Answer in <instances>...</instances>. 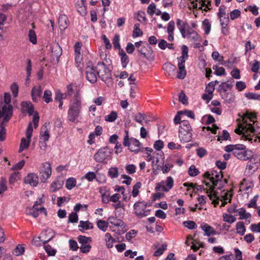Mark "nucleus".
<instances>
[{"label":"nucleus","instance_id":"23","mask_svg":"<svg viewBox=\"0 0 260 260\" xmlns=\"http://www.w3.org/2000/svg\"><path fill=\"white\" fill-rule=\"evenodd\" d=\"M39 212H44L45 215H47L46 210L44 207H41L40 209H33V208H32V209H29L28 210H26L27 214L31 215L34 218H37L39 216Z\"/></svg>","mask_w":260,"mask_h":260},{"label":"nucleus","instance_id":"40","mask_svg":"<svg viewBox=\"0 0 260 260\" xmlns=\"http://www.w3.org/2000/svg\"><path fill=\"white\" fill-rule=\"evenodd\" d=\"M135 18L139 21L145 22L147 19L146 18V14L144 12L139 11L135 15Z\"/></svg>","mask_w":260,"mask_h":260},{"label":"nucleus","instance_id":"12","mask_svg":"<svg viewBox=\"0 0 260 260\" xmlns=\"http://www.w3.org/2000/svg\"><path fill=\"white\" fill-rule=\"evenodd\" d=\"M176 24L182 37L184 38H186L191 31H194L189 26V24L186 22H183L179 19L177 20Z\"/></svg>","mask_w":260,"mask_h":260},{"label":"nucleus","instance_id":"47","mask_svg":"<svg viewBox=\"0 0 260 260\" xmlns=\"http://www.w3.org/2000/svg\"><path fill=\"white\" fill-rule=\"evenodd\" d=\"M28 38L29 41L33 44H36L37 43V39L36 33L34 30L30 29L29 31Z\"/></svg>","mask_w":260,"mask_h":260},{"label":"nucleus","instance_id":"36","mask_svg":"<svg viewBox=\"0 0 260 260\" xmlns=\"http://www.w3.org/2000/svg\"><path fill=\"white\" fill-rule=\"evenodd\" d=\"M236 231L237 233L240 235L243 236L244 235L246 231V228L243 222L239 221L237 223Z\"/></svg>","mask_w":260,"mask_h":260},{"label":"nucleus","instance_id":"50","mask_svg":"<svg viewBox=\"0 0 260 260\" xmlns=\"http://www.w3.org/2000/svg\"><path fill=\"white\" fill-rule=\"evenodd\" d=\"M19 179V174L18 172H13L9 178V183L13 184L14 182Z\"/></svg>","mask_w":260,"mask_h":260},{"label":"nucleus","instance_id":"48","mask_svg":"<svg viewBox=\"0 0 260 260\" xmlns=\"http://www.w3.org/2000/svg\"><path fill=\"white\" fill-rule=\"evenodd\" d=\"M184 186L187 187H190L193 189H196L197 190H202V189H205L203 186L199 185L197 184H194L192 183H184Z\"/></svg>","mask_w":260,"mask_h":260},{"label":"nucleus","instance_id":"54","mask_svg":"<svg viewBox=\"0 0 260 260\" xmlns=\"http://www.w3.org/2000/svg\"><path fill=\"white\" fill-rule=\"evenodd\" d=\"M146 116L141 113H138L134 117V119L138 123H142V121L145 119Z\"/></svg>","mask_w":260,"mask_h":260},{"label":"nucleus","instance_id":"55","mask_svg":"<svg viewBox=\"0 0 260 260\" xmlns=\"http://www.w3.org/2000/svg\"><path fill=\"white\" fill-rule=\"evenodd\" d=\"M44 249L49 256H54L56 254V250L52 248L49 245H45Z\"/></svg>","mask_w":260,"mask_h":260},{"label":"nucleus","instance_id":"2","mask_svg":"<svg viewBox=\"0 0 260 260\" xmlns=\"http://www.w3.org/2000/svg\"><path fill=\"white\" fill-rule=\"evenodd\" d=\"M82 109V101L79 92H76L73 100L71 101L69 109L68 112V120L75 122L80 116Z\"/></svg>","mask_w":260,"mask_h":260},{"label":"nucleus","instance_id":"21","mask_svg":"<svg viewBox=\"0 0 260 260\" xmlns=\"http://www.w3.org/2000/svg\"><path fill=\"white\" fill-rule=\"evenodd\" d=\"M53 235L52 232L49 231H44L42 233L41 236L38 237V239L42 242L43 244H45L49 241L53 237Z\"/></svg>","mask_w":260,"mask_h":260},{"label":"nucleus","instance_id":"14","mask_svg":"<svg viewBox=\"0 0 260 260\" xmlns=\"http://www.w3.org/2000/svg\"><path fill=\"white\" fill-rule=\"evenodd\" d=\"M42 166L44 169L41 172V179L42 182H45L51 174V166L48 162L43 164Z\"/></svg>","mask_w":260,"mask_h":260},{"label":"nucleus","instance_id":"27","mask_svg":"<svg viewBox=\"0 0 260 260\" xmlns=\"http://www.w3.org/2000/svg\"><path fill=\"white\" fill-rule=\"evenodd\" d=\"M80 224L78 225L79 228V230L83 232L84 230H88L93 229V224L89 222V221H80Z\"/></svg>","mask_w":260,"mask_h":260},{"label":"nucleus","instance_id":"31","mask_svg":"<svg viewBox=\"0 0 260 260\" xmlns=\"http://www.w3.org/2000/svg\"><path fill=\"white\" fill-rule=\"evenodd\" d=\"M237 213L240 215L239 219H248L251 217V214L246 212L245 209L243 208L237 209Z\"/></svg>","mask_w":260,"mask_h":260},{"label":"nucleus","instance_id":"6","mask_svg":"<svg viewBox=\"0 0 260 260\" xmlns=\"http://www.w3.org/2000/svg\"><path fill=\"white\" fill-rule=\"evenodd\" d=\"M96 69L97 74L103 81L107 82L111 80L112 77L111 72L103 62H98Z\"/></svg>","mask_w":260,"mask_h":260},{"label":"nucleus","instance_id":"41","mask_svg":"<svg viewBox=\"0 0 260 260\" xmlns=\"http://www.w3.org/2000/svg\"><path fill=\"white\" fill-rule=\"evenodd\" d=\"M76 181L74 178H70L66 181V186L67 189H71L76 186Z\"/></svg>","mask_w":260,"mask_h":260},{"label":"nucleus","instance_id":"18","mask_svg":"<svg viewBox=\"0 0 260 260\" xmlns=\"http://www.w3.org/2000/svg\"><path fill=\"white\" fill-rule=\"evenodd\" d=\"M42 94V89L41 85L39 86H34L31 91V95L32 100L34 102H38L41 98Z\"/></svg>","mask_w":260,"mask_h":260},{"label":"nucleus","instance_id":"60","mask_svg":"<svg viewBox=\"0 0 260 260\" xmlns=\"http://www.w3.org/2000/svg\"><path fill=\"white\" fill-rule=\"evenodd\" d=\"M77 11L82 15H84L86 14V9L85 5L78 4L76 6Z\"/></svg>","mask_w":260,"mask_h":260},{"label":"nucleus","instance_id":"1","mask_svg":"<svg viewBox=\"0 0 260 260\" xmlns=\"http://www.w3.org/2000/svg\"><path fill=\"white\" fill-rule=\"evenodd\" d=\"M224 150L228 152H233L234 156L242 160H248L253 156V152L249 149H246L243 144L229 145L225 147Z\"/></svg>","mask_w":260,"mask_h":260},{"label":"nucleus","instance_id":"39","mask_svg":"<svg viewBox=\"0 0 260 260\" xmlns=\"http://www.w3.org/2000/svg\"><path fill=\"white\" fill-rule=\"evenodd\" d=\"M186 37L188 40L192 42L198 41L200 38V36L195 30L193 31H191V32H190V34L187 35Z\"/></svg>","mask_w":260,"mask_h":260},{"label":"nucleus","instance_id":"3","mask_svg":"<svg viewBox=\"0 0 260 260\" xmlns=\"http://www.w3.org/2000/svg\"><path fill=\"white\" fill-rule=\"evenodd\" d=\"M211 174L212 176L210 178V181L212 183V186L211 187V190L209 194V197L211 200H212L213 203L216 206L219 203V199L217 196V193L214 191V189L218 185V183L221 182L223 175L221 171L218 172L215 170L212 171Z\"/></svg>","mask_w":260,"mask_h":260},{"label":"nucleus","instance_id":"4","mask_svg":"<svg viewBox=\"0 0 260 260\" xmlns=\"http://www.w3.org/2000/svg\"><path fill=\"white\" fill-rule=\"evenodd\" d=\"M192 128L187 120H183L179 129V137L183 143L191 141L192 138Z\"/></svg>","mask_w":260,"mask_h":260},{"label":"nucleus","instance_id":"38","mask_svg":"<svg viewBox=\"0 0 260 260\" xmlns=\"http://www.w3.org/2000/svg\"><path fill=\"white\" fill-rule=\"evenodd\" d=\"M81 44L79 42L75 44V60L76 62L80 59L81 55Z\"/></svg>","mask_w":260,"mask_h":260},{"label":"nucleus","instance_id":"61","mask_svg":"<svg viewBox=\"0 0 260 260\" xmlns=\"http://www.w3.org/2000/svg\"><path fill=\"white\" fill-rule=\"evenodd\" d=\"M18 85L16 83H13L11 86V91L15 98L18 96Z\"/></svg>","mask_w":260,"mask_h":260},{"label":"nucleus","instance_id":"34","mask_svg":"<svg viewBox=\"0 0 260 260\" xmlns=\"http://www.w3.org/2000/svg\"><path fill=\"white\" fill-rule=\"evenodd\" d=\"M30 141V139H28V140H26V139L24 138H22L21 139L18 151L19 153L22 152L24 149H27L29 147Z\"/></svg>","mask_w":260,"mask_h":260},{"label":"nucleus","instance_id":"37","mask_svg":"<svg viewBox=\"0 0 260 260\" xmlns=\"http://www.w3.org/2000/svg\"><path fill=\"white\" fill-rule=\"evenodd\" d=\"M108 221H106L103 220H99L97 221V226L103 232H106L108 228Z\"/></svg>","mask_w":260,"mask_h":260},{"label":"nucleus","instance_id":"63","mask_svg":"<svg viewBox=\"0 0 260 260\" xmlns=\"http://www.w3.org/2000/svg\"><path fill=\"white\" fill-rule=\"evenodd\" d=\"M246 96L250 100H260V94L254 93H248L246 94Z\"/></svg>","mask_w":260,"mask_h":260},{"label":"nucleus","instance_id":"9","mask_svg":"<svg viewBox=\"0 0 260 260\" xmlns=\"http://www.w3.org/2000/svg\"><path fill=\"white\" fill-rule=\"evenodd\" d=\"M111 150L108 147H105L99 149L94 155V160L99 163H106L105 160L110 157Z\"/></svg>","mask_w":260,"mask_h":260},{"label":"nucleus","instance_id":"62","mask_svg":"<svg viewBox=\"0 0 260 260\" xmlns=\"http://www.w3.org/2000/svg\"><path fill=\"white\" fill-rule=\"evenodd\" d=\"M212 57L214 60H217L219 62H221L223 60V57L222 56H220L217 51L213 52L212 53Z\"/></svg>","mask_w":260,"mask_h":260},{"label":"nucleus","instance_id":"43","mask_svg":"<svg viewBox=\"0 0 260 260\" xmlns=\"http://www.w3.org/2000/svg\"><path fill=\"white\" fill-rule=\"evenodd\" d=\"M108 175L111 178H116L118 176V169L116 167H111L109 169Z\"/></svg>","mask_w":260,"mask_h":260},{"label":"nucleus","instance_id":"58","mask_svg":"<svg viewBox=\"0 0 260 260\" xmlns=\"http://www.w3.org/2000/svg\"><path fill=\"white\" fill-rule=\"evenodd\" d=\"M258 198V195H255L253 199H252L250 202V203L248 204L247 206L248 208H254L255 209L257 208V207L256 206V202L257 201Z\"/></svg>","mask_w":260,"mask_h":260},{"label":"nucleus","instance_id":"22","mask_svg":"<svg viewBox=\"0 0 260 260\" xmlns=\"http://www.w3.org/2000/svg\"><path fill=\"white\" fill-rule=\"evenodd\" d=\"M52 56L58 59L62 54V48L58 43L53 44L51 46Z\"/></svg>","mask_w":260,"mask_h":260},{"label":"nucleus","instance_id":"52","mask_svg":"<svg viewBox=\"0 0 260 260\" xmlns=\"http://www.w3.org/2000/svg\"><path fill=\"white\" fill-rule=\"evenodd\" d=\"M183 225L185 227L191 230L194 229L197 226L196 223L194 221L190 220L184 221Z\"/></svg>","mask_w":260,"mask_h":260},{"label":"nucleus","instance_id":"44","mask_svg":"<svg viewBox=\"0 0 260 260\" xmlns=\"http://www.w3.org/2000/svg\"><path fill=\"white\" fill-rule=\"evenodd\" d=\"M117 118V114L115 111H112L110 114L105 116V120L109 122H113Z\"/></svg>","mask_w":260,"mask_h":260},{"label":"nucleus","instance_id":"64","mask_svg":"<svg viewBox=\"0 0 260 260\" xmlns=\"http://www.w3.org/2000/svg\"><path fill=\"white\" fill-rule=\"evenodd\" d=\"M250 230L253 232L260 233V222L257 224H252L250 225Z\"/></svg>","mask_w":260,"mask_h":260},{"label":"nucleus","instance_id":"25","mask_svg":"<svg viewBox=\"0 0 260 260\" xmlns=\"http://www.w3.org/2000/svg\"><path fill=\"white\" fill-rule=\"evenodd\" d=\"M108 222L111 223L112 225L116 227H121L123 226H125L124 222L120 219H117V218L114 216H110L108 219Z\"/></svg>","mask_w":260,"mask_h":260},{"label":"nucleus","instance_id":"24","mask_svg":"<svg viewBox=\"0 0 260 260\" xmlns=\"http://www.w3.org/2000/svg\"><path fill=\"white\" fill-rule=\"evenodd\" d=\"M21 106L22 110L24 111H26L27 113H28L29 115H31L33 114L34 107L33 105L30 102L24 101L22 102L21 103Z\"/></svg>","mask_w":260,"mask_h":260},{"label":"nucleus","instance_id":"10","mask_svg":"<svg viewBox=\"0 0 260 260\" xmlns=\"http://www.w3.org/2000/svg\"><path fill=\"white\" fill-rule=\"evenodd\" d=\"M123 145L125 146H127L131 151L135 152H138L140 150L141 146V144L138 140L135 138L129 139L128 132H126V136L124 138Z\"/></svg>","mask_w":260,"mask_h":260},{"label":"nucleus","instance_id":"30","mask_svg":"<svg viewBox=\"0 0 260 260\" xmlns=\"http://www.w3.org/2000/svg\"><path fill=\"white\" fill-rule=\"evenodd\" d=\"M201 228L205 232V235L207 236L215 234V231L214 229L207 223L202 225Z\"/></svg>","mask_w":260,"mask_h":260},{"label":"nucleus","instance_id":"11","mask_svg":"<svg viewBox=\"0 0 260 260\" xmlns=\"http://www.w3.org/2000/svg\"><path fill=\"white\" fill-rule=\"evenodd\" d=\"M174 185V180L171 176L167 178L166 180L162 181L158 183L155 189L156 190H161L165 192H168Z\"/></svg>","mask_w":260,"mask_h":260},{"label":"nucleus","instance_id":"32","mask_svg":"<svg viewBox=\"0 0 260 260\" xmlns=\"http://www.w3.org/2000/svg\"><path fill=\"white\" fill-rule=\"evenodd\" d=\"M232 86V82L230 81H228L226 82H222L219 86L218 90L220 92H225L229 89H231Z\"/></svg>","mask_w":260,"mask_h":260},{"label":"nucleus","instance_id":"15","mask_svg":"<svg viewBox=\"0 0 260 260\" xmlns=\"http://www.w3.org/2000/svg\"><path fill=\"white\" fill-rule=\"evenodd\" d=\"M86 78L90 82L93 83L97 81V76L93 66H88L86 68Z\"/></svg>","mask_w":260,"mask_h":260},{"label":"nucleus","instance_id":"7","mask_svg":"<svg viewBox=\"0 0 260 260\" xmlns=\"http://www.w3.org/2000/svg\"><path fill=\"white\" fill-rule=\"evenodd\" d=\"M147 203L144 201H139L134 205L135 213L139 218H143L149 214L150 210H146Z\"/></svg>","mask_w":260,"mask_h":260},{"label":"nucleus","instance_id":"49","mask_svg":"<svg viewBox=\"0 0 260 260\" xmlns=\"http://www.w3.org/2000/svg\"><path fill=\"white\" fill-rule=\"evenodd\" d=\"M167 244H163L161 247L158 248L154 253V256H159L162 254L167 249Z\"/></svg>","mask_w":260,"mask_h":260},{"label":"nucleus","instance_id":"16","mask_svg":"<svg viewBox=\"0 0 260 260\" xmlns=\"http://www.w3.org/2000/svg\"><path fill=\"white\" fill-rule=\"evenodd\" d=\"M163 69L166 76L173 77L175 76L177 70L176 67L171 63H166L163 65Z\"/></svg>","mask_w":260,"mask_h":260},{"label":"nucleus","instance_id":"28","mask_svg":"<svg viewBox=\"0 0 260 260\" xmlns=\"http://www.w3.org/2000/svg\"><path fill=\"white\" fill-rule=\"evenodd\" d=\"M119 54L120 56L122 66L124 68L129 62L128 57L122 49L119 50Z\"/></svg>","mask_w":260,"mask_h":260},{"label":"nucleus","instance_id":"5","mask_svg":"<svg viewBox=\"0 0 260 260\" xmlns=\"http://www.w3.org/2000/svg\"><path fill=\"white\" fill-rule=\"evenodd\" d=\"M182 55L180 58H178V59H180V61L178 62V68L179 72L177 77L180 79H184L186 75V71L185 69V62L186 59L188 57V47L183 45L182 46Z\"/></svg>","mask_w":260,"mask_h":260},{"label":"nucleus","instance_id":"56","mask_svg":"<svg viewBox=\"0 0 260 260\" xmlns=\"http://www.w3.org/2000/svg\"><path fill=\"white\" fill-rule=\"evenodd\" d=\"M141 183L140 182H137L133 186V189L132 191V195L134 197H136L139 192V189L140 188Z\"/></svg>","mask_w":260,"mask_h":260},{"label":"nucleus","instance_id":"8","mask_svg":"<svg viewBox=\"0 0 260 260\" xmlns=\"http://www.w3.org/2000/svg\"><path fill=\"white\" fill-rule=\"evenodd\" d=\"M255 129L252 124H243L240 125L239 127L236 128L235 132L238 135H242V138H244L245 140H251V139L248 137L249 133H253Z\"/></svg>","mask_w":260,"mask_h":260},{"label":"nucleus","instance_id":"17","mask_svg":"<svg viewBox=\"0 0 260 260\" xmlns=\"http://www.w3.org/2000/svg\"><path fill=\"white\" fill-rule=\"evenodd\" d=\"M39 182V178L35 173L28 174L24 178V183L32 186H36Z\"/></svg>","mask_w":260,"mask_h":260},{"label":"nucleus","instance_id":"13","mask_svg":"<svg viewBox=\"0 0 260 260\" xmlns=\"http://www.w3.org/2000/svg\"><path fill=\"white\" fill-rule=\"evenodd\" d=\"M78 240L81 244L80 247V250L83 253L88 252L91 247L89 244L91 242V238L80 235L78 236Z\"/></svg>","mask_w":260,"mask_h":260},{"label":"nucleus","instance_id":"19","mask_svg":"<svg viewBox=\"0 0 260 260\" xmlns=\"http://www.w3.org/2000/svg\"><path fill=\"white\" fill-rule=\"evenodd\" d=\"M63 184V180L62 178L58 177L53 181L50 185V191L54 192L60 189Z\"/></svg>","mask_w":260,"mask_h":260},{"label":"nucleus","instance_id":"51","mask_svg":"<svg viewBox=\"0 0 260 260\" xmlns=\"http://www.w3.org/2000/svg\"><path fill=\"white\" fill-rule=\"evenodd\" d=\"M203 25L204 26V30L205 31V33L206 35L209 34L211 29V24L209 23V20L207 19H205L203 21Z\"/></svg>","mask_w":260,"mask_h":260},{"label":"nucleus","instance_id":"46","mask_svg":"<svg viewBox=\"0 0 260 260\" xmlns=\"http://www.w3.org/2000/svg\"><path fill=\"white\" fill-rule=\"evenodd\" d=\"M43 98L46 103H49L52 101V93L51 91L46 90L44 92Z\"/></svg>","mask_w":260,"mask_h":260},{"label":"nucleus","instance_id":"53","mask_svg":"<svg viewBox=\"0 0 260 260\" xmlns=\"http://www.w3.org/2000/svg\"><path fill=\"white\" fill-rule=\"evenodd\" d=\"M69 222L76 223L78 221V216L76 213L72 212L69 215Z\"/></svg>","mask_w":260,"mask_h":260},{"label":"nucleus","instance_id":"45","mask_svg":"<svg viewBox=\"0 0 260 260\" xmlns=\"http://www.w3.org/2000/svg\"><path fill=\"white\" fill-rule=\"evenodd\" d=\"M188 174L190 176L194 177L199 174L200 172L194 165L190 166L188 169Z\"/></svg>","mask_w":260,"mask_h":260},{"label":"nucleus","instance_id":"33","mask_svg":"<svg viewBox=\"0 0 260 260\" xmlns=\"http://www.w3.org/2000/svg\"><path fill=\"white\" fill-rule=\"evenodd\" d=\"M105 241L106 245L108 248H111L113 247V243L116 242L115 240L112 237L110 233L105 234Z\"/></svg>","mask_w":260,"mask_h":260},{"label":"nucleus","instance_id":"20","mask_svg":"<svg viewBox=\"0 0 260 260\" xmlns=\"http://www.w3.org/2000/svg\"><path fill=\"white\" fill-rule=\"evenodd\" d=\"M99 192L102 196V202L107 204L109 202L110 192L109 189L106 186L100 188Z\"/></svg>","mask_w":260,"mask_h":260},{"label":"nucleus","instance_id":"35","mask_svg":"<svg viewBox=\"0 0 260 260\" xmlns=\"http://www.w3.org/2000/svg\"><path fill=\"white\" fill-rule=\"evenodd\" d=\"M242 120L244 123L246 124H248L247 122V119H249L251 122L254 123V119L256 118V115L253 113H250L249 112H246L244 113L242 117Z\"/></svg>","mask_w":260,"mask_h":260},{"label":"nucleus","instance_id":"57","mask_svg":"<svg viewBox=\"0 0 260 260\" xmlns=\"http://www.w3.org/2000/svg\"><path fill=\"white\" fill-rule=\"evenodd\" d=\"M230 138V136L229 132L226 130H223L222 135L218 136L217 140L218 141H221L222 140H227Z\"/></svg>","mask_w":260,"mask_h":260},{"label":"nucleus","instance_id":"42","mask_svg":"<svg viewBox=\"0 0 260 260\" xmlns=\"http://www.w3.org/2000/svg\"><path fill=\"white\" fill-rule=\"evenodd\" d=\"M222 216L223 221L229 223H232L236 220L235 216L226 213H224Z\"/></svg>","mask_w":260,"mask_h":260},{"label":"nucleus","instance_id":"29","mask_svg":"<svg viewBox=\"0 0 260 260\" xmlns=\"http://www.w3.org/2000/svg\"><path fill=\"white\" fill-rule=\"evenodd\" d=\"M58 24L60 29H64L68 25V19L67 17L64 15H60L58 18Z\"/></svg>","mask_w":260,"mask_h":260},{"label":"nucleus","instance_id":"59","mask_svg":"<svg viewBox=\"0 0 260 260\" xmlns=\"http://www.w3.org/2000/svg\"><path fill=\"white\" fill-rule=\"evenodd\" d=\"M213 70H215L214 73L217 76H221L225 74V69L223 67L217 68L216 66L213 67Z\"/></svg>","mask_w":260,"mask_h":260},{"label":"nucleus","instance_id":"26","mask_svg":"<svg viewBox=\"0 0 260 260\" xmlns=\"http://www.w3.org/2000/svg\"><path fill=\"white\" fill-rule=\"evenodd\" d=\"M40 135L41 137V139H42L45 142H47V141H48L50 138V135L49 131L47 128L46 123L42 127Z\"/></svg>","mask_w":260,"mask_h":260}]
</instances>
